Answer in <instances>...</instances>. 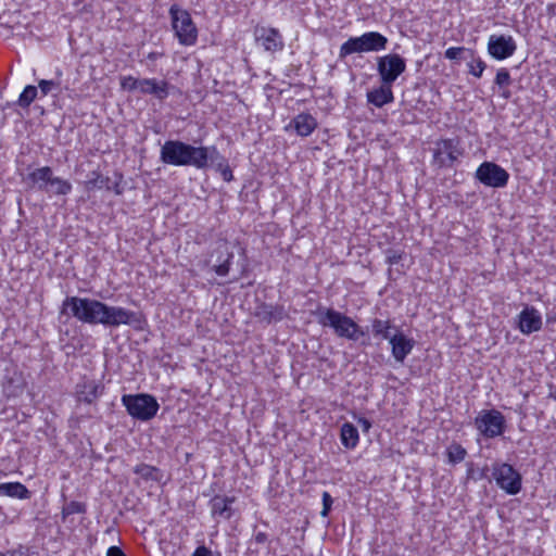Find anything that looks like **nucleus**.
<instances>
[{
    "mask_svg": "<svg viewBox=\"0 0 556 556\" xmlns=\"http://www.w3.org/2000/svg\"><path fill=\"white\" fill-rule=\"evenodd\" d=\"M64 311L87 324H101L109 327L128 325L140 328L142 319L136 312L121 306H109L103 302L88 298L71 296L63 302Z\"/></svg>",
    "mask_w": 556,
    "mask_h": 556,
    "instance_id": "obj_1",
    "label": "nucleus"
},
{
    "mask_svg": "<svg viewBox=\"0 0 556 556\" xmlns=\"http://www.w3.org/2000/svg\"><path fill=\"white\" fill-rule=\"evenodd\" d=\"M217 154L215 147H194L179 140H167L160 151V160L173 166H193L204 168L213 155Z\"/></svg>",
    "mask_w": 556,
    "mask_h": 556,
    "instance_id": "obj_2",
    "label": "nucleus"
},
{
    "mask_svg": "<svg viewBox=\"0 0 556 556\" xmlns=\"http://www.w3.org/2000/svg\"><path fill=\"white\" fill-rule=\"evenodd\" d=\"M388 41V38L378 31L364 33L343 42L340 47L339 58L344 59L353 53L379 52L387 48Z\"/></svg>",
    "mask_w": 556,
    "mask_h": 556,
    "instance_id": "obj_3",
    "label": "nucleus"
},
{
    "mask_svg": "<svg viewBox=\"0 0 556 556\" xmlns=\"http://www.w3.org/2000/svg\"><path fill=\"white\" fill-rule=\"evenodd\" d=\"M319 324L332 328L338 337L352 341H357L364 336V331L352 318L334 309L320 313Z\"/></svg>",
    "mask_w": 556,
    "mask_h": 556,
    "instance_id": "obj_4",
    "label": "nucleus"
},
{
    "mask_svg": "<svg viewBox=\"0 0 556 556\" xmlns=\"http://www.w3.org/2000/svg\"><path fill=\"white\" fill-rule=\"evenodd\" d=\"M122 404L132 418L140 421L151 420L160 408L156 399L147 393L125 394L122 396Z\"/></svg>",
    "mask_w": 556,
    "mask_h": 556,
    "instance_id": "obj_5",
    "label": "nucleus"
},
{
    "mask_svg": "<svg viewBox=\"0 0 556 556\" xmlns=\"http://www.w3.org/2000/svg\"><path fill=\"white\" fill-rule=\"evenodd\" d=\"M172 27L175 35L182 46H193L198 39V28L192 21L190 13L181 9L178 4L169 8Z\"/></svg>",
    "mask_w": 556,
    "mask_h": 556,
    "instance_id": "obj_6",
    "label": "nucleus"
},
{
    "mask_svg": "<svg viewBox=\"0 0 556 556\" xmlns=\"http://www.w3.org/2000/svg\"><path fill=\"white\" fill-rule=\"evenodd\" d=\"M492 476L497 486L505 493L516 495L521 491V475L511 465L506 463L494 464Z\"/></svg>",
    "mask_w": 556,
    "mask_h": 556,
    "instance_id": "obj_7",
    "label": "nucleus"
},
{
    "mask_svg": "<svg viewBox=\"0 0 556 556\" xmlns=\"http://www.w3.org/2000/svg\"><path fill=\"white\" fill-rule=\"evenodd\" d=\"M405 71L406 61L400 54L390 53L377 58V72L381 83L393 85Z\"/></svg>",
    "mask_w": 556,
    "mask_h": 556,
    "instance_id": "obj_8",
    "label": "nucleus"
},
{
    "mask_svg": "<svg viewBox=\"0 0 556 556\" xmlns=\"http://www.w3.org/2000/svg\"><path fill=\"white\" fill-rule=\"evenodd\" d=\"M457 139H441L434 143L433 164L438 167H450L462 155Z\"/></svg>",
    "mask_w": 556,
    "mask_h": 556,
    "instance_id": "obj_9",
    "label": "nucleus"
},
{
    "mask_svg": "<svg viewBox=\"0 0 556 556\" xmlns=\"http://www.w3.org/2000/svg\"><path fill=\"white\" fill-rule=\"evenodd\" d=\"M476 178L484 186L503 188L509 179L508 172L493 162H483L476 170Z\"/></svg>",
    "mask_w": 556,
    "mask_h": 556,
    "instance_id": "obj_10",
    "label": "nucleus"
},
{
    "mask_svg": "<svg viewBox=\"0 0 556 556\" xmlns=\"http://www.w3.org/2000/svg\"><path fill=\"white\" fill-rule=\"evenodd\" d=\"M479 432L486 438H495L504 432V416L495 409L481 412L476 420Z\"/></svg>",
    "mask_w": 556,
    "mask_h": 556,
    "instance_id": "obj_11",
    "label": "nucleus"
},
{
    "mask_svg": "<svg viewBox=\"0 0 556 556\" xmlns=\"http://www.w3.org/2000/svg\"><path fill=\"white\" fill-rule=\"evenodd\" d=\"M517 45L511 36L491 35L488 41V52L495 60H505L511 56Z\"/></svg>",
    "mask_w": 556,
    "mask_h": 556,
    "instance_id": "obj_12",
    "label": "nucleus"
},
{
    "mask_svg": "<svg viewBox=\"0 0 556 556\" xmlns=\"http://www.w3.org/2000/svg\"><path fill=\"white\" fill-rule=\"evenodd\" d=\"M391 346V354L397 363H404L405 358L412 353L415 348L416 341L414 338L405 334L400 329H394L392 337L389 340Z\"/></svg>",
    "mask_w": 556,
    "mask_h": 556,
    "instance_id": "obj_13",
    "label": "nucleus"
},
{
    "mask_svg": "<svg viewBox=\"0 0 556 556\" xmlns=\"http://www.w3.org/2000/svg\"><path fill=\"white\" fill-rule=\"evenodd\" d=\"M255 41L265 51L277 52L283 49V39L278 29L273 27L256 26L254 29Z\"/></svg>",
    "mask_w": 556,
    "mask_h": 556,
    "instance_id": "obj_14",
    "label": "nucleus"
},
{
    "mask_svg": "<svg viewBox=\"0 0 556 556\" xmlns=\"http://www.w3.org/2000/svg\"><path fill=\"white\" fill-rule=\"evenodd\" d=\"M518 328L521 333L530 334L542 328V316L534 307H525L518 316Z\"/></svg>",
    "mask_w": 556,
    "mask_h": 556,
    "instance_id": "obj_15",
    "label": "nucleus"
},
{
    "mask_svg": "<svg viewBox=\"0 0 556 556\" xmlns=\"http://www.w3.org/2000/svg\"><path fill=\"white\" fill-rule=\"evenodd\" d=\"M139 91L144 94H153L159 100H164L169 94V84L165 80H157L155 78L141 79Z\"/></svg>",
    "mask_w": 556,
    "mask_h": 556,
    "instance_id": "obj_16",
    "label": "nucleus"
},
{
    "mask_svg": "<svg viewBox=\"0 0 556 556\" xmlns=\"http://www.w3.org/2000/svg\"><path fill=\"white\" fill-rule=\"evenodd\" d=\"M103 391L101 383L94 380H85L77 386V397L79 401L91 404Z\"/></svg>",
    "mask_w": 556,
    "mask_h": 556,
    "instance_id": "obj_17",
    "label": "nucleus"
},
{
    "mask_svg": "<svg viewBox=\"0 0 556 556\" xmlns=\"http://www.w3.org/2000/svg\"><path fill=\"white\" fill-rule=\"evenodd\" d=\"M394 100L392 85L381 83V86L367 92V101L377 108L391 103Z\"/></svg>",
    "mask_w": 556,
    "mask_h": 556,
    "instance_id": "obj_18",
    "label": "nucleus"
},
{
    "mask_svg": "<svg viewBox=\"0 0 556 556\" xmlns=\"http://www.w3.org/2000/svg\"><path fill=\"white\" fill-rule=\"evenodd\" d=\"M296 134L301 137L309 136L317 128L316 118L308 113L298 114L291 122Z\"/></svg>",
    "mask_w": 556,
    "mask_h": 556,
    "instance_id": "obj_19",
    "label": "nucleus"
},
{
    "mask_svg": "<svg viewBox=\"0 0 556 556\" xmlns=\"http://www.w3.org/2000/svg\"><path fill=\"white\" fill-rule=\"evenodd\" d=\"M53 177V172L51 167L43 166L40 168H36L35 170L30 172L27 177L26 181L34 186L38 187L39 189L43 190L47 188L48 184Z\"/></svg>",
    "mask_w": 556,
    "mask_h": 556,
    "instance_id": "obj_20",
    "label": "nucleus"
},
{
    "mask_svg": "<svg viewBox=\"0 0 556 556\" xmlns=\"http://www.w3.org/2000/svg\"><path fill=\"white\" fill-rule=\"evenodd\" d=\"M340 440L345 448H355L359 442L357 428L351 422L343 424L340 431Z\"/></svg>",
    "mask_w": 556,
    "mask_h": 556,
    "instance_id": "obj_21",
    "label": "nucleus"
},
{
    "mask_svg": "<svg viewBox=\"0 0 556 556\" xmlns=\"http://www.w3.org/2000/svg\"><path fill=\"white\" fill-rule=\"evenodd\" d=\"M233 498L216 496L211 501V510L213 516H220L225 519L231 517V504Z\"/></svg>",
    "mask_w": 556,
    "mask_h": 556,
    "instance_id": "obj_22",
    "label": "nucleus"
},
{
    "mask_svg": "<svg viewBox=\"0 0 556 556\" xmlns=\"http://www.w3.org/2000/svg\"><path fill=\"white\" fill-rule=\"evenodd\" d=\"M0 494L21 500L29 497V491L24 484L20 482L0 483Z\"/></svg>",
    "mask_w": 556,
    "mask_h": 556,
    "instance_id": "obj_23",
    "label": "nucleus"
},
{
    "mask_svg": "<svg viewBox=\"0 0 556 556\" xmlns=\"http://www.w3.org/2000/svg\"><path fill=\"white\" fill-rule=\"evenodd\" d=\"M283 315V309L280 306L262 305L256 311V316L266 323L281 320Z\"/></svg>",
    "mask_w": 556,
    "mask_h": 556,
    "instance_id": "obj_24",
    "label": "nucleus"
},
{
    "mask_svg": "<svg viewBox=\"0 0 556 556\" xmlns=\"http://www.w3.org/2000/svg\"><path fill=\"white\" fill-rule=\"evenodd\" d=\"M394 329H397L396 327H393L391 321L389 319H374L371 323V331L372 334L377 338L383 339V340H390V338L393 334Z\"/></svg>",
    "mask_w": 556,
    "mask_h": 556,
    "instance_id": "obj_25",
    "label": "nucleus"
},
{
    "mask_svg": "<svg viewBox=\"0 0 556 556\" xmlns=\"http://www.w3.org/2000/svg\"><path fill=\"white\" fill-rule=\"evenodd\" d=\"M72 190V185L68 180L62 179L60 177H52L50 182L48 184L45 191L47 193L58 194V195H65Z\"/></svg>",
    "mask_w": 556,
    "mask_h": 556,
    "instance_id": "obj_26",
    "label": "nucleus"
},
{
    "mask_svg": "<svg viewBox=\"0 0 556 556\" xmlns=\"http://www.w3.org/2000/svg\"><path fill=\"white\" fill-rule=\"evenodd\" d=\"M62 76L61 71H56V77L54 79H41L38 83V87L40 89L41 94L45 97L49 93H52L53 91H58V93L61 91V79Z\"/></svg>",
    "mask_w": 556,
    "mask_h": 556,
    "instance_id": "obj_27",
    "label": "nucleus"
},
{
    "mask_svg": "<svg viewBox=\"0 0 556 556\" xmlns=\"http://www.w3.org/2000/svg\"><path fill=\"white\" fill-rule=\"evenodd\" d=\"M135 473L140 476L146 481H160L162 478V473L157 468L146 464L138 465L135 468Z\"/></svg>",
    "mask_w": 556,
    "mask_h": 556,
    "instance_id": "obj_28",
    "label": "nucleus"
},
{
    "mask_svg": "<svg viewBox=\"0 0 556 556\" xmlns=\"http://www.w3.org/2000/svg\"><path fill=\"white\" fill-rule=\"evenodd\" d=\"M218 249L224 250L227 257L224 263L215 266L214 270L218 276H226L229 271V262L232 258V253L229 251V243L225 240L218 242Z\"/></svg>",
    "mask_w": 556,
    "mask_h": 556,
    "instance_id": "obj_29",
    "label": "nucleus"
},
{
    "mask_svg": "<svg viewBox=\"0 0 556 556\" xmlns=\"http://www.w3.org/2000/svg\"><path fill=\"white\" fill-rule=\"evenodd\" d=\"M37 93H38V90H37V87L33 86V85H28L24 88V90L22 91V93L20 94V98H18V104L22 106V108H27L30 105V103L35 100V98L37 97Z\"/></svg>",
    "mask_w": 556,
    "mask_h": 556,
    "instance_id": "obj_30",
    "label": "nucleus"
},
{
    "mask_svg": "<svg viewBox=\"0 0 556 556\" xmlns=\"http://www.w3.org/2000/svg\"><path fill=\"white\" fill-rule=\"evenodd\" d=\"M468 67H469V73L471 75L480 78L482 76L483 71L486 67V64L484 61H482L480 58H478V59H473L471 62H469Z\"/></svg>",
    "mask_w": 556,
    "mask_h": 556,
    "instance_id": "obj_31",
    "label": "nucleus"
},
{
    "mask_svg": "<svg viewBox=\"0 0 556 556\" xmlns=\"http://www.w3.org/2000/svg\"><path fill=\"white\" fill-rule=\"evenodd\" d=\"M494 83L500 88L508 87L511 84L509 72L506 68H500L496 73Z\"/></svg>",
    "mask_w": 556,
    "mask_h": 556,
    "instance_id": "obj_32",
    "label": "nucleus"
},
{
    "mask_svg": "<svg viewBox=\"0 0 556 556\" xmlns=\"http://www.w3.org/2000/svg\"><path fill=\"white\" fill-rule=\"evenodd\" d=\"M466 451L460 445H452L448 448V458L451 463H459L465 458Z\"/></svg>",
    "mask_w": 556,
    "mask_h": 556,
    "instance_id": "obj_33",
    "label": "nucleus"
},
{
    "mask_svg": "<svg viewBox=\"0 0 556 556\" xmlns=\"http://www.w3.org/2000/svg\"><path fill=\"white\" fill-rule=\"evenodd\" d=\"M62 513H63L64 517L74 515V514H83V513H85V505L79 502L73 501V502H70L63 508Z\"/></svg>",
    "mask_w": 556,
    "mask_h": 556,
    "instance_id": "obj_34",
    "label": "nucleus"
},
{
    "mask_svg": "<svg viewBox=\"0 0 556 556\" xmlns=\"http://www.w3.org/2000/svg\"><path fill=\"white\" fill-rule=\"evenodd\" d=\"M141 79H137L132 76H126L122 78L121 86L123 89L126 90H139V87L141 86Z\"/></svg>",
    "mask_w": 556,
    "mask_h": 556,
    "instance_id": "obj_35",
    "label": "nucleus"
},
{
    "mask_svg": "<svg viewBox=\"0 0 556 556\" xmlns=\"http://www.w3.org/2000/svg\"><path fill=\"white\" fill-rule=\"evenodd\" d=\"M464 51H466V49L464 47H451L445 50L444 56L447 60H456V59H458L459 54Z\"/></svg>",
    "mask_w": 556,
    "mask_h": 556,
    "instance_id": "obj_36",
    "label": "nucleus"
},
{
    "mask_svg": "<svg viewBox=\"0 0 556 556\" xmlns=\"http://www.w3.org/2000/svg\"><path fill=\"white\" fill-rule=\"evenodd\" d=\"M332 505V497L328 492L323 493V510L321 516L326 517L330 510V507Z\"/></svg>",
    "mask_w": 556,
    "mask_h": 556,
    "instance_id": "obj_37",
    "label": "nucleus"
},
{
    "mask_svg": "<svg viewBox=\"0 0 556 556\" xmlns=\"http://www.w3.org/2000/svg\"><path fill=\"white\" fill-rule=\"evenodd\" d=\"M92 175L96 177L87 180L88 188H102L104 185L103 177L101 175L97 174L96 172H93Z\"/></svg>",
    "mask_w": 556,
    "mask_h": 556,
    "instance_id": "obj_38",
    "label": "nucleus"
},
{
    "mask_svg": "<svg viewBox=\"0 0 556 556\" xmlns=\"http://www.w3.org/2000/svg\"><path fill=\"white\" fill-rule=\"evenodd\" d=\"M192 556H222L218 552H213L206 546L202 545L195 548Z\"/></svg>",
    "mask_w": 556,
    "mask_h": 556,
    "instance_id": "obj_39",
    "label": "nucleus"
},
{
    "mask_svg": "<svg viewBox=\"0 0 556 556\" xmlns=\"http://www.w3.org/2000/svg\"><path fill=\"white\" fill-rule=\"evenodd\" d=\"M106 556H125V554L119 547L111 546L106 552Z\"/></svg>",
    "mask_w": 556,
    "mask_h": 556,
    "instance_id": "obj_40",
    "label": "nucleus"
},
{
    "mask_svg": "<svg viewBox=\"0 0 556 556\" xmlns=\"http://www.w3.org/2000/svg\"><path fill=\"white\" fill-rule=\"evenodd\" d=\"M358 424L362 426L364 431H368L371 428V424L366 418H359Z\"/></svg>",
    "mask_w": 556,
    "mask_h": 556,
    "instance_id": "obj_41",
    "label": "nucleus"
},
{
    "mask_svg": "<svg viewBox=\"0 0 556 556\" xmlns=\"http://www.w3.org/2000/svg\"><path fill=\"white\" fill-rule=\"evenodd\" d=\"M162 55H163L162 53L153 51V52H150V53L147 55V59H148V60H151V61H155V60H157L159 58H161Z\"/></svg>",
    "mask_w": 556,
    "mask_h": 556,
    "instance_id": "obj_42",
    "label": "nucleus"
},
{
    "mask_svg": "<svg viewBox=\"0 0 556 556\" xmlns=\"http://www.w3.org/2000/svg\"><path fill=\"white\" fill-rule=\"evenodd\" d=\"M399 258H400V256H397V255H395V254L390 255V256L388 257V260H389V263H390V264H395V263H397Z\"/></svg>",
    "mask_w": 556,
    "mask_h": 556,
    "instance_id": "obj_43",
    "label": "nucleus"
},
{
    "mask_svg": "<svg viewBox=\"0 0 556 556\" xmlns=\"http://www.w3.org/2000/svg\"><path fill=\"white\" fill-rule=\"evenodd\" d=\"M223 176L225 180H230L232 177L231 172L229 169L224 170Z\"/></svg>",
    "mask_w": 556,
    "mask_h": 556,
    "instance_id": "obj_44",
    "label": "nucleus"
},
{
    "mask_svg": "<svg viewBox=\"0 0 556 556\" xmlns=\"http://www.w3.org/2000/svg\"><path fill=\"white\" fill-rule=\"evenodd\" d=\"M255 539H256L257 542H264L265 534L264 533H258Z\"/></svg>",
    "mask_w": 556,
    "mask_h": 556,
    "instance_id": "obj_45",
    "label": "nucleus"
},
{
    "mask_svg": "<svg viewBox=\"0 0 556 556\" xmlns=\"http://www.w3.org/2000/svg\"><path fill=\"white\" fill-rule=\"evenodd\" d=\"M502 97L505 98V99H508L510 97V92L508 90H504L502 92Z\"/></svg>",
    "mask_w": 556,
    "mask_h": 556,
    "instance_id": "obj_46",
    "label": "nucleus"
}]
</instances>
